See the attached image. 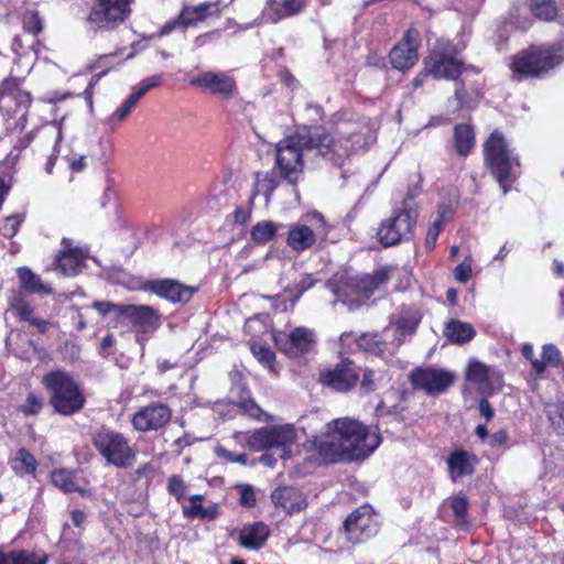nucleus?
<instances>
[{"mask_svg":"<svg viewBox=\"0 0 564 564\" xmlns=\"http://www.w3.org/2000/svg\"><path fill=\"white\" fill-rule=\"evenodd\" d=\"M220 8L217 2H204L195 7H185L181 13V22L183 28L203 21L208 15L219 14Z\"/></svg>","mask_w":564,"mask_h":564,"instance_id":"28","label":"nucleus"},{"mask_svg":"<svg viewBox=\"0 0 564 564\" xmlns=\"http://www.w3.org/2000/svg\"><path fill=\"white\" fill-rule=\"evenodd\" d=\"M561 63V57L551 48L531 47L514 56L511 64L513 78L522 80L541 77Z\"/></svg>","mask_w":564,"mask_h":564,"instance_id":"7","label":"nucleus"},{"mask_svg":"<svg viewBox=\"0 0 564 564\" xmlns=\"http://www.w3.org/2000/svg\"><path fill=\"white\" fill-rule=\"evenodd\" d=\"M466 378L485 390H489V393L494 391L495 386H502L501 373L479 361L470 362Z\"/></svg>","mask_w":564,"mask_h":564,"instance_id":"24","label":"nucleus"},{"mask_svg":"<svg viewBox=\"0 0 564 564\" xmlns=\"http://www.w3.org/2000/svg\"><path fill=\"white\" fill-rule=\"evenodd\" d=\"M10 310H12L17 316V318L21 322L31 321L34 316V308L28 302V300L21 294L15 293L9 300Z\"/></svg>","mask_w":564,"mask_h":564,"instance_id":"35","label":"nucleus"},{"mask_svg":"<svg viewBox=\"0 0 564 564\" xmlns=\"http://www.w3.org/2000/svg\"><path fill=\"white\" fill-rule=\"evenodd\" d=\"M144 290L172 303H187L196 291V289L172 279L150 280L145 283Z\"/></svg>","mask_w":564,"mask_h":564,"instance_id":"18","label":"nucleus"},{"mask_svg":"<svg viewBox=\"0 0 564 564\" xmlns=\"http://www.w3.org/2000/svg\"><path fill=\"white\" fill-rule=\"evenodd\" d=\"M454 379L455 376L452 372L431 367L415 368L410 375L413 388L431 395L446 391L454 383Z\"/></svg>","mask_w":564,"mask_h":564,"instance_id":"12","label":"nucleus"},{"mask_svg":"<svg viewBox=\"0 0 564 564\" xmlns=\"http://www.w3.org/2000/svg\"><path fill=\"white\" fill-rule=\"evenodd\" d=\"M420 32L410 28L402 40L390 51L389 58L393 68L405 70L414 66L419 59Z\"/></svg>","mask_w":564,"mask_h":564,"instance_id":"14","label":"nucleus"},{"mask_svg":"<svg viewBox=\"0 0 564 564\" xmlns=\"http://www.w3.org/2000/svg\"><path fill=\"white\" fill-rule=\"evenodd\" d=\"M476 143L475 131L470 124L458 123L454 128V149L460 156H467Z\"/></svg>","mask_w":564,"mask_h":564,"instance_id":"32","label":"nucleus"},{"mask_svg":"<svg viewBox=\"0 0 564 564\" xmlns=\"http://www.w3.org/2000/svg\"><path fill=\"white\" fill-rule=\"evenodd\" d=\"M306 7V0H269L262 11V20L267 23H276L301 13Z\"/></svg>","mask_w":564,"mask_h":564,"instance_id":"21","label":"nucleus"},{"mask_svg":"<svg viewBox=\"0 0 564 564\" xmlns=\"http://www.w3.org/2000/svg\"><path fill=\"white\" fill-rule=\"evenodd\" d=\"M417 218L419 210L413 204V196L408 194L400 205L393 207L391 215L379 224L378 241L388 248L412 240Z\"/></svg>","mask_w":564,"mask_h":564,"instance_id":"4","label":"nucleus"},{"mask_svg":"<svg viewBox=\"0 0 564 564\" xmlns=\"http://www.w3.org/2000/svg\"><path fill=\"white\" fill-rule=\"evenodd\" d=\"M19 79L18 78H7L1 83L0 91L3 95L4 93H11L13 89H15L19 86Z\"/></svg>","mask_w":564,"mask_h":564,"instance_id":"64","label":"nucleus"},{"mask_svg":"<svg viewBox=\"0 0 564 564\" xmlns=\"http://www.w3.org/2000/svg\"><path fill=\"white\" fill-rule=\"evenodd\" d=\"M15 100L20 106H24L28 109L32 104V95L29 91L19 90L15 95Z\"/></svg>","mask_w":564,"mask_h":564,"instance_id":"63","label":"nucleus"},{"mask_svg":"<svg viewBox=\"0 0 564 564\" xmlns=\"http://www.w3.org/2000/svg\"><path fill=\"white\" fill-rule=\"evenodd\" d=\"M381 438L361 422L340 417L326 424V438L317 444L318 452L332 462L355 460L369 456Z\"/></svg>","mask_w":564,"mask_h":564,"instance_id":"2","label":"nucleus"},{"mask_svg":"<svg viewBox=\"0 0 564 564\" xmlns=\"http://www.w3.org/2000/svg\"><path fill=\"white\" fill-rule=\"evenodd\" d=\"M485 162L506 194L507 182L516 178V170L519 167V159L509 150L503 134L494 131L484 144Z\"/></svg>","mask_w":564,"mask_h":564,"instance_id":"6","label":"nucleus"},{"mask_svg":"<svg viewBox=\"0 0 564 564\" xmlns=\"http://www.w3.org/2000/svg\"><path fill=\"white\" fill-rule=\"evenodd\" d=\"M23 29L34 35L43 30V20L35 10L26 11L23 15Z\"/></svg>","mask_w":564,"mask_h":564,"instance_id":"44","label":"nucleus"},{"mask_svg":"<svg viewBox=\"0 0 564 564\" xmlns=\"http://www.w3.org/2000/svg\"><path fill=\"white\" fill-rule=\"evenodd\" d=\"M531 10L540 20L552 21L557 14L555 0H532Z\"/></svg>","mask_w":564,"mask_h":564,"instance_id":"38","label":"nucleus"},{"mask_svg":"<svg viewBox=\"0 0 564 564\" xmlns=\"http://www.w3.org/2000/svg\"><path fill=\"white\" fill-rule=\"evenodd\" d=\"M139 99L132 94L129 98L123 102L121 107H119L112 116L109 118L110 122H120L124 120L131 112V110L135 107Z\"/></svg>","mask_w":564,"mask_h":564,"instance_id":"46","label":"nucleus"},{"mask_svg":"<svg viewBox=\"0 0 564 564\" xmlns=\"http://www.w3.org/2000/svg\"><path fill=\"white\" fill-rule=\"evenodd\" d=\"M36 130H31L24 135L20 137L14 144V149L19 151L26 149L33 142Z\"/></svg>","mask_w":564,"mask_h":564,"instance_id":"58","label":"nucleus"},{"mask_svg":"<svg viewBox=\"0 0 564 564\" xmlns=\"http://www.w3.org/2000/svg\"><path fill=\"white\" fill-rule=\"evenodd\" d=\"M359 380V371L355 362L343 359L333 368L319 372L318 382L336 392L350 391Z\"/></svg>","mask_w":564,"mask_h":564,"instance_id":"11","label":"nucleus"},{"mask_svg":"<svg viewBox=\"0 0 564 564\" xmlns=\"http://www.w3.org/2000/svg\"><path fill=\"white\" fill-rule=\"evenodd\" d=\"M271 500L276 508L286 513H295L307 506L305 495L295 487H278L271 494Z\"/></svg>","mask_w":564,"mask_h":564,"instance_id":"22","label":"nucleus"},{"mask_svg":"<svg viewBox=\"0 0 564 564\" xmlns=\"http://www.w3.org/2000/svg\"><path fill=\"white\" fill-rule=\"evenodd\" d=\"M44 408V399L42 395L30 392L25 401L19 405V411L26 416L39 414Z\"/></svg>","mask_w":564,"mask_h":564,"instance_id":"42","label":"nucleus"},{"mask_svg":"<svg viewBox=\"0 0 564 564\" xmlns=\"http://www.w3.org/2000/svg\"><path fill=\"white\" fill-rule=\"evenodd\" d=\"M62 246L63 249L56 256V265L63 274L75 275L87 257V250L73 247L68 238H63Z\"/></svg>","mask_w":564,"mask_h":564,"instance_id":"20","label":"nucleus"},{"mask_svg":"<svg viewBox=\"0 0 564 564\" xmlns=\"http://www.w3.org/2000/svg\"><path fill=\"white\" fill-rule=\"evenodd\" d=\"M278 227L271 220L259 221L251 229V239L257 243L264 245L275 237Z\"/></svg>","mask_w":564,"mask_h":564,"instance_id":"34","label":"nucleus"},{"mask_svg":"<svg viewBox=\"0 0 564 564\" xmlns=\"http://www.w3.org/2000/svg\"><path fill=\"white\" fill-rule=\"evenodd\" d=\"M454 276L460 283L467 282L471 276V265L465 262L458 264L454 270Z\"/></svg>","mask_w":564,"mask_h":564,"instance_id":"55","label":"nucleus"},{"mask_svg":"<svg viewBox=\"0 0 564 564\" xmlns=\"http://www.w3.org/2000/svg\"><path fill=\"white\" fill-rule=\"evenodd\" d=\"M167 491L180 502L185 498L187 486L178 475H172L167 479Z\"/></svg>","mask_w":564,"mask_h":564,"instance_id":"45","label":"nucleus"},{"mask_svg":"<svg viewBox=\"0 0 564 564\" xmlns=\"http://www.w3.org/2000/svg\"><path fill=\"white\" fill-rule=\"evenodd\" d=\"M561 359H562L561 351L557 349L556 346H554L552 344H547V345L543 346L541 361H543L545 364V366L550 365V366L557 367L561 365Z\"/></svg>","mask_w":564,"mask_h":564,"instance_id":"48","label":"nucleus"},{"mask_svg":"<svg viewBox=\"0 0 564 564\" xmlns=\"http://www.w3.org/2000/svg\"><path fill=\"white\" fill-rule=\"evenodd\" d=\"M132 0H96L87 21L99 30H113L124 22L131 10Z\"/></svg>","mask_w":564,"mask_h":564,"instance_id":"9","label":"nucleus"},{"mask_svg":"<svg viewBox=\"0 0 564 564\" xmlns=\"http://www.w3.org/2000/svg\"><path fill=\"white\" fill-rule=\"evenodd\" d=\"M317 235L311 227L304 224H292L285 237L286 246L300 254L311 249L317 241Z\"/></svg>","mask_w":564,"mask_h":564,"instance_id":"23","label":"nucleus"},{"mask_svg":"<svg viewBox=\"0 0 564 564\" xmlns=\"http://www.w3.org/2000/svg\"><path fill=\"white\" fill-rule=\"evenodd\" d=\"M476 335L475 328L470 323L458 319H451L444 328V336L454 344L463 345L470 341Z\"/></svg>","mask_w":564,"mask_h":564,"instance_id":"30","label":"nucleus"},{"mask_svg":"<svg viewBox=\"0 0 564 564\" xmlns=\"http://www.w3.org/2000/svg\"><path fill=\"white\" fill-rule=\"evenodd\" d=\"M351 151L350 138H335L323 127H303L280 140L275 145L274 167L259 183L267 202L282 181L292 186L299 196L296 186L304 174V152H314L316 156L340 167Z\"/></svg>","mask_w":564,"mask_h":564,"instance_id":"1","label":"nucleus"},{"mask_svg":"<svg viewBox=\"0 0 564 564\" xmlns=\"http://www.w3.org/2000/svg\"><path fill=\"white\" fill-rule=\"evenodd\" d=\"M203 500L204 497L202 495H194L189 497V503L183 506V514L187 518H214L215 513L203 507Z\"/></svg>","mask_w":564,"mask_h":564,"instance_id":"36","label":"nucleus"},{"mask_svg":"<svg viewBox=\"0 0 564 564\" xmlns=\"http://www.w3.org/2000/svg\"><path fill=\"white\" fill-rule=\"evenodd\" d=\"M51 479L53 485L65 494L79 490V487L76 485L74 480L73 473L66 469H56L52 471Z\"/></svg>","mask_w":564,"mask_h":564,"instance_id":"37","label":"nucleus"},{"mask_svg":"<svg viewBox=\"0 0 564 564\" xmlns=\"http://www.w3.org/2000/svg\"><path fill=\"white\" fill-rule=\"evenodd\" d=\"M30 326H33L37 329L39 333L45 334L50 329L52 325L50 321L33 316L31 321H29Z\"/></svg>","mask_w":564,"mask_h":564,"instance_id":"61","label":"nucleus"},{"mask_svg":"<svg viewBox=\"0 0 564 564\" xmlns=\"http://www.w3.org/2000/svg\"><path fill=\"white\" fill-rule=\"evenodd\" d=\"M463 61L441 52H433L425 59V70L433 77L456 80L464 72Z\"/></svg>","mask_w":564,"mask_h":564,"instance_id":"19","label":"nucleus"},{"mask_svg":"<svg viewBox=\"0 0 564 564\" xmlns=\"http://www.w3.org/2000/svg\"><path fill=\"white\" fill-rule=\"evenodd\" d=\"M478 408L480 414L486 419V422H489L494 417L495 411L487 399H481Z\"/></svg>","mask_w":564,"mask_h":564,"instance_id":"59","label":"nucleus"},{"mask_svg":"<svg viewBox=\"0 0 564 564\" xmlns=\"http://www.w3.org/2000/svg\"><path fill=\"white\" fill-rule=\"evenodd\" d=\"M41 383L48 393V402L55 413L70 416L84 409L86 398L69 372L52 370L42 377Z\"/></svg>","mask_w":564,"mask_h":564,"instance_id":"3","label":"nucleus"},{"mask_svg":"<svg viewBox=\"0 0 564 564\" xmlns=\"http://www.w3.org/2000/svg\"><path fill=\"white\" fill-rule=\"evenodd\" d=\"M189 84L223 99H230L237 93L236 79L226 72H204L194 76Z\"/></svg>","mask_w":564,"mask_h":564,"instance_id":"15","label":"nucleus"},{"mask_svg":"<svg viewBox=\"0 0 564 564\" xmlns=\"http://www.w3.org/2000/svg\"><path fill=\"white\" fill-rule=\"evenodd\" d=\"M24 219H25V215L23 213H19V214H14V215L6 217L0 224V234L4 238L14 237L18 234Z\"/></svg>","mask_w":564,"mask_h":564,"instance_id":"41","label":"nucleus"},{"mask_svg":"<svg viewBox=\"0 0 564 564\" xmlns=\"http://www.w3.org/2000/svg\"><path fill=\"white\" fill-rule=\"evenodd\" d=\"M295 441L296 431L294 426L284 424L261 427L254 431L247 438V444L256 452L279 448L281 451L280 457L286 459L292 455L291 446Z\"/></svg>","mask_w":564,"mask_h":564,"instance_id":"8","label":"nucleus"},{"mask_svg":"<svg viewBox=\"0 0 564 564\" xmlns=\"http://www.w3.org/2000/svg\"><path fill=\"white\" fill-rule=\"evenodd\" d=\"M451 508L457 520L465 519L468 509V500L465 496H456L451 500Z\"/></svg>","mask_w":564,"mask_h":564,"instance_id":"51","label":"nucleus"},{"mask_svg":"<svg viewBox=\"0 0 564 564\" xmlns=\"http://www.w3.org/2000/svg\"><path fill=\"white\" fill-rule=\"evenodd\" d=\"M545 413L552 429L557 434H564V404L558 402L547 404Z\"/></svg>","mask_w":564,"mask_h":564,"instance_id":"40","label":"nucleus"},{"mask_svg":"<svg viewBox=\"0 0 564 564\" xmlns=\"http://www.w3.org/2000/svg\"><path fill=\"white\" fill-rule=\"evenodd\" d=\"M522 355L525 359L530 360L532 368L538 375H542L545 371V364L534 357L533 347L529 344L522 347Z\"/></svg>","mask_w":564,"mask_h":564,"instance_id":"54","label":"nucleus"},{"mask_svg":"<svg viewBox=\"0 0 564 564\" xmlns=\"http://www.w3.org/2000/svg\"><path fill=\"white\" fill-rule=\"evenodd\" d=\"M419 324L420 318L416 316L399 317L394 323L395 332L399 334L397 338L398 345H401L403 343L405 336L414 334Z\"/></svg>","mask_w":564,"mask_h":564,"instance_id":"39","label":"nucleus"},{"mask_svg":"<svg viewBox=\"0 0 564 564\" xmlns=\"http://www.w3.org/2000/svg\"><path fill=\"white\" fill-rule=\"evenodd\" d=\"M345 534L349 542L364 543L378 532V522L372 507L362 505L354 510L344 522Z\"/></svg>","mask_w":564,"mask_h":564,"instance_id":"10","label":"nucleus"},{"mask_svg":"<svg viewBox=\"0 0 564 564\" xmlns=\"http://www.w3.org/2000/svg\"><path fill=\"white\" fill-rule=\"evenodd\" d=\"M251 350L254 357L265 367L272 368L275 361L274 352L263 346L251 345Z\"/></svg>","mask_w":564,"mask_h":564,"instance_id":"47","label":"nucleus"},{"mask_svg":"<svg viewBox=\"0 0 564 564\" xmlns=\"http://www.w3.org/2000/svg\"><path fill=\"white\" fill-rule=\"evenodd\" d=\"M393 271V268L384 267L376 270L372 274H366L359 280L358 283L360 292L367 296H370L376 290L388 282Z\"/></svg>","mask_w":564,"mask_h":564,"instance_id":"33","label":"nucleus"},{"mask_svg":"<svg viewBox=\"0 0 564 564\" xmlns=\"http://www.w3.org/2000/svg\"><path fill=\"white\" fill-rule=\"evenodd\" d=\"M357 345L359 348L368 351L376 352L377 350H382V348L380 347L381 343L378 339L377 334H362L357 339Z\"/></svg>","mask_w":564,"mask_h":564,"instance_id":"50","label":"nucleus"},{"mask_svg":"<svg viewBox=\"0 0 564 564\" xmlns=\"http://www.w3.org/2000/svg\"><path fill=\"white\" fill-rule=\"evenodd\" d=\"M9 465L17 476L24 477L34 476L39 464L36 458L22 447L9 459Z\"/></svg>","mask_w":564,"mask_h":564,"instance_id":"31","label":"nucleus"},{"mask_svg":"<svg viewBox=\"0 0 564 564\" xmlns=\"http://www.w3.org/2000/svg\"><path fill=\"white\" fill-rule=\"evenodd\" d=\"M120 321L143 333H152L161 325V315L148 305L123 304Z\"/></svg>","mask_w":564,"mask_h":564,"instance_id":"17","label":"nucleus"},{"mask_svg":"<svg viewBox=\"0 0 564 564\" xmlns=\"http://www.w3.org/2000/svg\"><path fill=\"white\" fill-rule=\"evenodd\" d=\"M274 341L279 350L286 356L299 357L314 348L316 338L314 330L306 327H296L290 333H276Z\"/></svg>","mask_w":564,"mask_h":564,"instance_id":"13","label":"nucleus"},{"mask_svg":"<svg viewBox=\"0 0 564 564\" xmlns=\"http://www.w3.org/2000/svg\"><path fill=\"white\" fill-rule=\"evenodd\" d=\"M91 443L107 465L129 468L137 459V451L129 438L109 427L101 426L97 430L91 437Z\"/></svg>","mask_w":564,"mask_h":564,"instance_id":"5","label":"nucleus"},{"mask_svg":"<svg viewBox=\"0 0 564 564\" xmlns=\"http://www.w3.org/2000/svg\"><path fill=\"white\" fill-rule=\"evenodd\" d=\"M107 74V70H102L96 75L93 76V78L90 79L87 88L85 89L84 94H85V98L88 102L89 106L93 105V94H94V87L95 85L99 82V79L105 76Z\"/></svg>","mask_w":564,"mask_h":564,"instance_id":"56","label":"nucleus"},{"mask_svg":"<svg viewBox=\"0 0 564 564\" xmlns=\"http://www.w3.org/2000/svg\"><path fill=\"white\" fill-rule=\"evenodd\" d=\"M237 489L240 494L239 502L241 506L251 508L256 505V494L252 486L239 485Z\"/></svg>","mask_w":564,"mask_h":564,"instance_id":"53","label":"nucleus"},{"mask_svg":"<svg viewBox=\"0 0 564 564\" xmlns=\"http://www.w3.org/2000/svg\"><path fill=\"white\" fill-rule=\"evenodd\" d=\"M162 82V75H155L151 77L144 78L133 95L140 100L149 90L154 87H158Z\"/></svg>","mask_w":564,"mask_h":564,"instance_id":"52","label":"nucleus"},{"mask_svg":"<svg viewBox=\"0 0 564 564\" xmlns=\"http://www.w3.org/2000/svg\"><path fill=\"white\" fill-rule=\"evenodd\" d=\"M172 417L167 404L153 402L137 411L131 420L133 427L140 432L158 431L165 426Z\"/></svg>","mask_w":564,"mask_h":564,"instance_id":"16","label":"nucleus"},{"mask_svg":"<svg viewBox=\"0 0 564 564\" xmlns=\"http://www.w3.org/2000/svg\"><path fill=\"white\" fill-rule=\"evenodd\" d=\"M508 440L509 434L506 430L502 429L491 435L489 444L492 447H499L506 445Z\"/></svg>","mask_w":564,"mask_h":564,"instance_id":"57","label":"nucleus"},{"mask_svg":"<svg viewBox=\"0 0 564 564\" xmlns=\"http://www.w3.org/2000/svg\"><path fill=\"white\" fill-rule=\"evenodd\" d=\"M19 286L21 291L29 294L50 295L53 293L51 284L45 283L40 275L35 274L28 267L17 269Z\"/></svg>","mask_w":564,"mask_h":564,"instance_id":"26","label":"nucleus"},{"mask_svg":"<svg viewBox=\"0 0 564 564\" xmlns=\"http://www.w3.org/2000/svg\"><path fill=\"white\" fill-rule=\"evenodd\" d=\"M477 464V457L463 449L454 451L447 458L448 469L453 479L465 475H471Z\"/></svg>","mask_w":564,"mask_h":564,"instance_id":"27","label":"nucleus"},{"mask_svg":"<svg viewBox=\"0 0 564 564\" xmlns=\"http://www.w3.org/2000/svg\"><path fill=\"white\" fill-rule=\"evenodd\" d=\"M442 227L443 216L440 215L427 229L425 237V246L427 249H433L435 247Z\"/></svg>","mask_w":564,"mask_h":564,"instance_id":"49","label":"nucleus"},{"mask_svg":"<svg viewBox=\"0 0 564 564\" xmlns=\"http://www.w3.org/2000/svg\"><path fill=\"white\" fill-rule=\"evenodd\" d=\"M123 304H116L110 301H95L91 307L95 308L101 316L113 314L117 317V324H121L120 315Z\"/></svg>","mask_w":564,"mask_h":564,"instance_id":"43","label":"nucleus"},{"mask_svg":"<svg viewBox=\"0 0 564 564\" xmlns=\"http://www.w3.org/2000/svg\"><path fill=\"white\" fill-rule=\"evenodd\" d=\"M373 375L375 373L371 369L365 370L361 380V388L366 389L367 391L375 390Z\"/></svg>","mask_w":564,"mask_h":564,"instance_id":"62","label":"nucleus"},{"mask_svg":"<svg viewBox=\"0 0 564 564\" xmlns=\"http://www.w3.org/2000/svg\"><path fill=\"white\" fill-rule=\"evenodd\" d=\"M47 555L28 550H11L4 552L0 549V564H46Z\"/></svg>","mask_w":564,"mask_h":564,"instance_id":"29","label":"nucleus"},{"mask_svg":"<svg viewBox=\"0 0 564 564\" xmlns=\"http://www.w3.org/2000/svg\"><path fill=\"white\" fill-rule=\"evenodd\" d=\"M316 283V279L313 278L312 274L304 275L299 284L296 285V289L299 291V295L303 294L308 289L313 288Z\"/></svg>","mask_w":564,"mask_h":564,"instance_id":"60","label":"nucleus"},{"mask_svg":"<svg viewBox=\"0 0 564 564\" xmlns=\"http://www.w3.org/2000/svg\"><path fill=\"white\" fill-rule=\"evenodd\" d=\"M269 536V528L263 522H254L242 527L238 533V543L249 550L261 549Z\"/></svg>","mask_w":564,"mask_h":564,"instance_id":"25","label":"nucleus"}]
</instances>
